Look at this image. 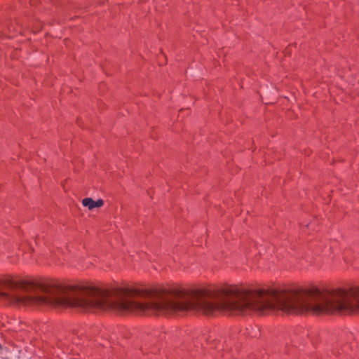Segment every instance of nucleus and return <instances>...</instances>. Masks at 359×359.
<instances>
[{
	"label": "nucleus",
	"instance_id": "2",
	"mask_svg": "<svg viewBox=\"0 0 359 359\" xmlns=\"http://www.w3.org/2000/svg\"><path fill=\"white\" fill-rule=\"evenodd\" d=\"M81 203L84 207L88 208L90 210L95 208H100L104 205V201L101 198L94 201L92 198H85L82 200Z\"/></svg>",
	"mask_w": 359,
	"mask_h": 359
},
{
	"label": "nucleus",
	"instance_id": "1",
	"mask_svg": "<svg viewBox=\"0 0 359 359\" xmlns=\"http://www.w3.org/2000/svg\"><path fill=\"white\" fill-rule=\"evenodd\" d=\"M281 310L287 313L312 312L316 314L359 311V287L348 290H327L311 287L287 290L248 289V311L264 313Z\"/></svg>",
	"mask_w": 359,
	"mask_h": 359
},
{
	"label": "nucleus",
	"instance_id": "3",
	"mask_svg": "<svg viewBox=\"0 0 359 359\" xmlns=\"http://www.w3.org/2000/svg\"><path fill=\"white\" fill-rule=\"evenodd\" d=\"M252 332H248L247 333V334L250 337H257L258 336V333H259V330L258 329L255 328V329H252Z\"/></svg>",
	"mask_w": 359,
	"mask_h": 359
}]
</instances>
